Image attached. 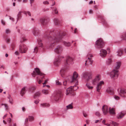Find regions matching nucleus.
Returning <instances> with one entry per match:
<instances>
[{
  "label": "nucleus",
  "instance_id": "a18cd8bd",
  "mask_svg": "<svg viewBox=\"0 0 126 126\" xmlns=\"http://www.w3.org/2000/svg\"><path fill=\"white\" fill-rule=\"evenodd\" d=\"M26 38H25V37L24 36H23L22 37V38L21 39L20 42H23L26 41Z\"/></svg>",
  "mask_w": 126,
  "mask_h": 126
},
{
  "label": "nucleus",
  "instance_id": "4be33fe9",
  "mask_svg": "<svg viewBox=\"0 0 126 126\" xmlns=\"http://www.w3.org/2000/svg\"><path fill=\"white\" fill-rule=\"evenodd\" d=\"M66 95H68L69 94H72V93L73 92V89H72V86H71L68 88L66 89Z\"/></svg>",
  "mask_w": 126,
  "mask_h": 126
},
{
  "label": "nucleus",
  "instance_id": "69168bd1",
  "mask_svg": "<svg viewBox=\"0 0 126 126\" xmlns=\"http://www.w3.org/2000/svg\"><path fill=\"white\" fill-rule=\"evenodd\" d=\"M39 102V101L38 100H37L36 101H35L34 102V103L36 104H37Z\"/></svg>",
  "mask_w": 126,
  "mask_h": 126
},
{
  "label": "nucleus",
  "instance_id": "13d9d810",
  "mask_svg": "<svg viewBox=\"0 0 126 126\" xmlns=\"http://www.w3.org/2000/svg\"><path fill=\"white\" fill-rule=\"evenodd\" d=\"M1 22L2 24L3 25H5V22L3 20H1Z\"/></svg>",
  "mask_w": 126,
  "mask_h": 126
},
{
  "label": "nucleus",
  "instance_id": "a878e982",
  "mask_svg": "<svg viewBox=\"0 0 126 126\" xmlns=\"http://www.w3.org/2000/svg\"><path fill=\"white\" fill-rule=\"evenodd\" d=\"M121 65V63L120 62H117L116 65L115 67V69L116 70H118L119 69Z\"/></svg>",
  "mask_w": 126,
  "mask_h": 126
},
{
  "label": "nucleus",
  "instance_id": "58836bf2",
  "mask_svg": "<svg viewBox=\"0 0 126 126\" xmlns=\"http://www.w3.org/2000/svg\"><path fill=\"white\" fill-rule=\"evenodd\" d=\"M1 105L4 106L6 110H7L8 109V106L7 104H2Z\"/></svg>",
  "mask_w": 126,
  "mask_h": 126
},
{
  "label": "nucleus",
  "instance_id": "2eb2a0df",
  "mask_svg": "<svg viewBox=\"0 0 126 126\" xmlns=\"http://www.w3.org/2000/svg\"><path fill=\"white\" fill-rule=\"evenodd\" d=\"M107 54V51L105 50L101 49L100 50L99 55L102 58H104L105 57Z\"/></svg>",
  "mask_w": 126,
  "mask_h": 126
},
{
  "label": "nucleus",
  "instance_id": "0eeeda50",
  "mask_svg": "<svg viewBox=\"0 0 126 126\" xmlns=\"http://www.w3.org/2000/svg\"><path fill=\"white\" fill-rule=\"evenodd\" d=\"M28 49V48L26 45L21 44L19 47V51L21 53H26Z\"/></svg>",
  "mask_w": 126,
  "mask_h": 126
},
{
  "label": "nucleus",
  "instance_id": "dca6fc26",
  "mask_svg": "<svg viewBox=\"0 0 126 126\" xmlns=\"http://www.w3.org/2000/svg\"><path fill=\"white\" fill-rule=\"evenodd\" d=\"M104 82L103 81H101L99 83L97 84V86L96 87L97 91V92H99L101 88L102 85L104 84Z\"/></svg>",
  "mask_w": 126,
  "mask_h": 126
},
{
  "label": "nucleus",
  "instance_id": "e433bc0d",
  "mask_svg": "<svg viewBox=\"0 0 126 126\" xmlns=\"http://www.w3.org/2000/svg\"><path fill=\"white\" fill-rule=\"evenodd\" d=\"M42 92L44 94H47L48 93V91L47 90H43Z\"/></svg>",
  "mask_w": 126,
  "mask_h": 126
},
{
  "label": "nucleus",
  "instance_id": "c756f323",
  "mask_svg": "<svg viewBox=\"0 0 126 126\" xmlns=\"http://www.w3.org/2000/svg\"><path fill=\"white\" fill-rule=\"evenodd\" d=\"M117 56H121L123 54V51L122 50H119L117 52Z\"/></svg>",
  "mask_w": 126,
  "mask_h": 126
},
{
  "label": "nucleus",
  "instance_id": "aec40b11",
  "mask_svg": "<svg viewBox=\"0 0 126 126\" xmlns=\"http://www.w3.org/2000/svg\"><path fill=\"white\" fill-rule=\"evenodd\" d=\"M33 34L35 36L37 35L39 33V30L37 28H34L32 31Z\"/></svg>",
  "mask_w": 126,
  "mask_h": 126
},
{
  "label": "nucleus",
  "instance_id": "4468645a",
  "mask_svg": "<svg viewBox=\"0 0 126 126\" xmlns=\"http://www.w3.org/2000/svg\"><path fill=\"white\" fill-rule=\"evenodd\" d=\"M63 50V48L61 46H58L54 49L55 52L58 54L61 53Z\"/></svg>",
  "mask_w": 126,
  "mask_h": 126
},
{
  "label": "nucleus",
  "instance_id": "3c124183",
  "mask_svg": "<svg viewBox=\"0 0 126 126\" xmlns=\"http://www.w3.org/2000/svg\"><path fill=\"white\" fill-rule=\"evenodd\" d=\"M112 123L113 126H117L118 125V124L117 123L112 122Z\"/></svg>",
  "mask_w": 126,
  "mask_h": 126
},
{
  "label": "nucleus",
  "instance_id": "6e6d98bb",
  "mask_svg": "<svg viewBox=\"0 0 126 126\" xmlns=\"http://www.w3.org/2000/svg\"><path fill=\"white\" fill-rule=\"evenodd\" d=\"M10 31L9 29H7L6 30V33L7 34L10 33Z\"/></svg>",
  "mask_w": 126,
  "mask_h": 126
},
{
  "label": "nucleus",
  "instance_id": "a211bd4d",
  "mask_svg": "<svg viewBox=\"0 0 126 126\" xmlns=\"http://www.w3.org/2000/svg\"><path fill=\"white\" fill-rule=\"evenodd\" d=\"M40 22L42 25H45L47 23L46 18H42L40 19Z\"/></svg>",
  "mask_w": 126,
  "mask_h": 126
},
{
  "label": "nucleus",
  "instance_id": "49530a36",
  "mask_svg": "<svg viewBox=\"0 0 126 126\" xmlns=\"http://www.w3.org/2000/svg\"><path fill=\"white\" fill-rule=\"evenodd\" d=\"M40 93L39 92H37L35 93L34 95V97H37L40 95Z\"/></svg>",
  "mask_w": 126,
  "mask_h": 126
},
{
  "label": "nucleus",
  "instance_id": "6e6552de",
  "mask_svg": "<svg viewBox=\"0 0 126 126\" xmlns=\"http://www.w3.org/2000/svg\"><path fill=\"white\" fill-rule=\"evenodd\" d=\"M78 76V74L76 71L74 72L73 74L72 79L71 81V83L75 82L76 85L78 84L77 78Z\"/></svg>",
  "mask_w": 126,
  "mask_h": 126
},
{
  "label": "nucleus",
  "instance_id": "9d476101",
  "mask_svg": "<svg viewBox=\"0 0 126 126\" xmlns=\"http://www.w3.org/2000/svg\"><path fill=\"white\" fill-rule=\"evenodd\" d=\"M73 60V59L72 57L68 56L66 57L65 60L64 61V64L66 66L68 65L72 64V62Z\"/></svg>",
  "mask_w": 126,
  "mask_h": 126
},
{
  "label": "nucleus",
  "instance_id": "c9c22d12",
  "mask_svg": "<svg viewBox=\"0 0 126 126\" xmlns=\"http://www.w3.org/2000/svg\"><path fill=\"white\" fill-rule=\"evenodd\" d=\"M29 120L30 121H32L34 120L33 117L32 116H29Z\"/></svg>",
  "mask_w": 126,
  "mask_h": 126
},
{
  "label": "nucleus",
  "instance_id": "c03bdc74",
  "mask_svg": "<svg viewBox=\"0 0 126 126\" xmlns=\"http://www.w3.org/2000/svg\"><path fill=\"white\" fill-rule=\"evenodd\" d=\"M122 38L126 40V33H124L122 36Z\"/></svg>",
  "mask_w": 126,
  "mask_h": 126
},
{
  "label": "nucleus",
  "instance_id": "7c9ffc66",
  "mask_svg": "<svg viewBox=\"0 0 126 126\" xmlns=\"http://www.w3.org/2000/svg\"><path fill=\"white\" fill-rule=\"evenodd\" d=\"M63 85L65 89L68 86V83H67V81L66 80H65L63 82Z\"/></svg>",
  "mask_w": 126,
  "mask_h": 126
},
{
  "label": "nucleus",
  "instance_id": "e2e57ef3",
  "mask_svg": "<svg viewBox=\"0 0 126 126\" xmlns=\"http://www.w3.org/2000/svg\"><path fill=\"white\" fill-rule=\"evenodd\" d=\"M28 121V118H26L25 120V123L26 124H27Z\"/></svg>",
  "mask_w": 126,
  "mask_h": 126
},
{
  "label": "nucleus",
  "instance_id": "4c0bfd02",
  "mask_svg": "<svg viewBox=\"0 0 126 126\" xmlns=\"http://www.w3.org/2000/svg\"><path fill=\"white\" fill-rule=\"evenodd\" d=\"M76 85V84L74 86H73V87L72 86V89H73V91H76V90L78 88V86H77L76 85Z\"/></svg>",
  "mask_w": 126,
  "mask_h": 126
},
{
  "label": "nucleus",
  "instance_id": "423d86ee",
  "mask_svg": "<svg viewBox=\"0 0 126 126\" xmlns=\"http://www.w3.org/2000/svg\"><path fill=\"white\" fill-rule=\"evenodd\" d=\"M95 45L96 47L99 49L103 47L104 43L103 40L101 38L99 39L96 42Z\"/></svg>",
  "mask_w": 126,
  "mask_h": 126
},
{
  "label": "nucleus",
  "instance_id": "393cba45",
  "mask_svg": "<svg viewBox=\"0 0 126 126\" xmlns=\"http://www.w3.org/2000/svg\"><path fill=\"white\" fill-rule=\"evenodd\" d=\"M67 68L66 67L60 70L61 74L62 77H63V75H64L65 72L67 70Z\"/></svg>",
  "mask_w": 126,
  "mask_h": 126
},
{
  "label": "nucleus",
  "instance_id": "39448f33",
  "mask_svg": "<svg viewBox=\"0 0 126 126\" xmlns=\"http://www.w3.org/2000/svg\"><path fill=\"white\" fill-rule=\"evenodd\" d=\"M52 31V32L53 34H55V36L58 39H59L61 38L60 41H61V39L62 38V35L64 36L66 34V33L65 32H63L61 34L60 31Z\"/></svg>",
  "mask_w": 126,
  "mask_h": 126
},
{
  "label": "nucleus",
  "instance_id": "4d7b16f0",
  "mask_svg": "<svg viewBox=\"0 0 126 126\" xmlns=\"http://www.w3.org/2000/svg\"><path fill=\"white\" fill-rule=\"evenodd\" d=\"M47 82V80H46L45 81V82L43 83V87H44L45 86H46L45 85V84H46Z\"/></svg>",
  "mask_w": 126,
  "mask_h": 126
},
{
  "label": "nucleus",
  "instance_id": "72a5a7b5",
  "mask_svg": "<svg viewBox=\"0 0 126 126\" xmlns=\"http://www.w3.org/2000/svg\"><path fill=\"white\" fill-rule=\"evenodd\" d=\"M24 14H25L26 15L28 14L29 16H31V14L29 11H24L22 12Z\"/></svg>",
  "mask_w": 126,
  "mask_h": 126
},
{
  "label": "nucleus",
  "instance_id": "a19ab883",
  "mask_svg": "<svg viewBox=\"0 0 126 126\" xmlns=\"http://www.w3.org/2000/svg\"><path fill=\"white\" fill-rule=\"evenodd\" d=\"M38 43L39 46L42 47V46L43 44L42 42V40L41 39H39L38 40Z\"/></svg>",
  "mask_w": 126,
  "mask_h": 126
},
{
  "label": "nucleus",
  "instance_id": "680f3d73",
  "mask_svg": "<svg viewBox=\"0 0 126 126\" xmlns=\"http://www.w3.org/2000/svg\"><path fill=\"white\" fill-rule=\"evenodd\" d=\"M54 11L56 14H57L58 12V11H57V9L56 8H55L54 10Z\"/></svg>",
  "mask_w": 126,
  "mask_h": 126
},
{
  "label": "nucleus",
  "instance_id": "bf43d9fd",
  "mask_svg": "<svg viewBox=\"0 0 126 126\" xmlns=\"http://www.w3.org/2000/svg\"><path fill=\"white\" fill-rule=\"evenodd\" d=\"M11 121V118H9L7 119V122L9 123H10Z\"/></svg>",
  "mask_w": 126,
  "mask_h": 126
},
{
  "label": "nucleus",
  "instance_id": "f257e3e1",
  "mask_svg": "<svg viewBox=\"0 0 126 126\" xmlns=\"http://www.w3.org/2000/svg\"><path fill=\"white\" fill-rule=\"evenodd\" d=\"M55 34H53L52 31L50 30L46 31L44 34V37L45 38H47L52 42L49 45V48L51 49L53 48L55 45V43L60 42L61 38L58 39L55 36Z\"/></svg>",
  "mask_w": 126,
  "mask_h": 126
},
{
  "label": "nucleus",
  "instance_id": "f704fd0d",
  "mask_svg": "<svg viewBox=\"0 0 126 126\" xmlns=\"http://www.w3.org/2000/svg\"><path fill=\"white\" fill-rule=\"evenodd\" d=\"M120 93L123 94L126 93V90L124 89H121L120 91Z\"/></svg>",
  "mask_w": 126,
  "mask_h": 126
},
{
  "label": "nucleus",
  "instance_id": "0e129e2a",
  "mask_svg": "<svg viewBox=\"0 0 126 126\" xmlns=\"http://www.w3.org/2000/svg\"><path fill=\"white\" fill-rule=\"evenodd\" d=\"M94 8L95 9H98V6L97 5H95L94 6Z\"/></svg>",
  "mask_w": 126,
  "mask_h": 126
},
{
  "label": "nucleus",
  "instance_id": "7ed1b4c3",
  "mask_svg": "<svg viewBox=\"0 0 126 126\" xmlns=\"http://www.w3.org/2000/svg\"><path fill=\"white\" fill-rule=\"evenodd\" d=\"M83 76L87 82L86 84V86L89 89H92L93 88V87L90 86L88 82L92 78V72H84L83 74Z\"/></svg>",
  "mask_w": 126,
  "mask_h": 126
},
{
  "label": "nucleus",
  "instance_id": "f3484780",
  "mask_svg": "<svg viewBox=\"0 0 126 126\" xmlns=\"http://www.w3.org/2000/svg\"><path fill=\"white\" fill-rule=\"evenodd\" d=\"M126 114V111H122L118 114L117 117L119 119H121Z\"/></svg>",
  "mask_w": 126,
  "mask_h": 126
},
{
  "label": "nucleus",
  "instance_id": "ea45409f",
  "mask_svg": "<svg viewBox=\"0 0 126 126\" xmlns=\"http://www.w3.org/2000/svg\"><path fill=\"white\" fill-rule=\"evenodd\" d=\"M38 50V48L37 47H35L34 48L33 52L34 53H36L37 52Z\"/></svg>",
  "mask_w": 126,
  "mask_h": 126
},
{
  "label": "nucleus",
  "instance_id": "774afa93",
  "mask_svg": "<svg viewBox=\"0 0 126 126\" xmlns=\"http://www.w3.org/2000/svg\"><path fill=\"white\" fill-rule=\"evenodd\" d=\"M89 13L90 14H92L93 13V11L92 10H90L89 11Z\"/></svg>",
  "mask_w": 126,
  "mask_h": 126
},
{
  "label": "nucleus",
  "instance_id": "338daca9",
  "mask_svg": "<svg viewBox=\"0 0 126 126\" xmlns=\"http://www.w3.org/2000/svg\"><path fill=\"white\" fill-rule=\"evenodd\" d=\"M43 3L44 4H48V2L47 1H46L43 2Z\"/></svg>",
  "mask_w": 126,
  "mask_h": 126
},
{
  "label": "nucleus",
  "instance_id": "37998d69",
  "mask_svg": "<svg viewBox=\"0 0 126 126\" xmlns=\"http://www.w3.org/2000/svg\"><path fill=\"white\" fill-rule=\"evenodd\" d=\"M22 12L21 11H20L19 12L17 15V19H20L21 17V13Z\"/></svg>",
  "mask_w": 126,
  "mask_h": 126
},
{
  "label": "nucleus",
  "instance_id": "ddd939ff",
  "mask_svg": "<svg viewBox=\"0 0 126 126\" xmlns=\"http://www.w3.org/2000/svg\"><path fill=\"white\" fill-rule=\"evenodd\" d=\"M63 96V94L61 91H59L57 93L54 97V99L56 101L59 100Z\"/></svg>",
  "mask_w": 126,
  "mask_h": 126
},
{
  "label": "nucleus",
  "instance_id": "20e7f679",
  "mask_svg": "<svg viewBox=\"0 0 126 126\" xmlns=\"http://www.w3.org/2000/svg\"><path fill=\"white\" fill-rule=\"evenodd\" d=\"M119 71L118 70L114 69L110 73V76L111 78L113 79H117L119 76Z\"/></svg>",
  "mask_w": 126,
  "mask_h": 126
},
{
  "label": "nucleus",
  "instance_id": "412c9836",
  "mask_svg": "<svg viewBox=\"0 0 126 126\" xmlns=\"http://www.w3.org/2000/svg\"><path fill=\"white\" fill-rule=\"evenodd\" d=\"M107 92L108 93L110 94H112L114 93L113 89L111 87H109L107 88Z\"/></svg>",
  "mask_w": 126,
  "mask_h": 126
},
{
  "label": "nucleus",
  "instance_id": "bb28decb",
  "mask_svg": "<svg viewBox=\"0 0 126 126\" xmlns=\"http://www.w3.org/2000/svg\"><path fill=\"white\" fill-rule=\"evenodd\" d=\"M40 106L42 107L45 108L49 107L50 105L49 104L47 103H44L41 104Z\"/></svg>",
  "mask_w": 126,
  "mask_h": 126
},
{
  "label": "nucleus",
  "instance_id": "6ab92c4d",
  "mask_svg": "<svg viewBox=\"0 0 126 126\" xmlns=\"http://www.w3.org/2000/svg\"><path fill=\"white\" fill-rule=\"evenodd\" d=\"M103 113L104 115H106L108 111V107L107 106H104L102 108Z\"/></svg>",
  "mask_w": 126,
  "mask_h": 126
},
{
  "label": "nucleus",
  "instance_id": "c85d7f7f",
  "mask_svg": "<svg viewBox=\"0 0 126 126\" xmlns=\"http://www.w3.org/2000/svg\"><path fill=\"white\" fill-rule=\"evenodd\" d=\"M35 89L36 88L35 86H31L29 88V91L31 92H33Z\"/></svg>",
  "mask_w": 126,
  "mask_h": 126
},
{
  "label": "nucleus",
  "instance_id": "cd10ccee",
  "mask_svg": "<svg viewBox=\"0 0 126 126\" xmlns=\"http://www.w3.org/2000/svg\"><path fill=\"white\" fill-rule=\"evenodd\" d=\"M63 43L65 46L66 47H69L71 45V43L69 42L63 41Z\"/></svg>",
  "mask_w": 126,
  "mask_h": 126
},
{
  "label": "nucleus",
  "instance_id": "473e14b6",
  "mask_svg": "<svg viewBox=\"0 0 126 126\" xmlns=\"http://www.w3.org/2000/svg\"><path fill=\"white\" fill-rule=\"evenodd\" d=\"M54 22L55 24L56 25H58L60 23V21L57 18H55L54 19Z\"/></svg>",
  "mask_w": 126,
  "mask_h": 126
},
{
  "label": "nucleus",
  "instance_id": "864d4df0",
  "mask_svg": "<svg viewBox=\"0 0 126 126\" xmlns=\"http://www.w3.org/2000/svg\"><path fill=\"white\" fill-rule=\"evenodd\" d=\"M9 126H16V124L15 123H13V124H10Z\"/></svg>",
  "mask_w": 126,
  "mask_h": 126
},
{
  "label": "nucleus",
  "instance_id": "9b49d317",
  "mask_svg": "<svg viewBox=\"0 0 126 126\" xmlns=\"http://www.w3.org/2000/svg\"><path fill=\"white\" fill-rule=\"evenodd\" d=\"M93 56L90 53H89L87 56L88 59L86 61L85 65H86L87 64H92L93 63V61L92 60L91 58L93 57Z\"/></svg>",
  "mask_w": 126,
  "mask_h": 126
},
{
  "label": "nucleus",
  "instance_id": "5701e85b",
  "mask_svg": "<svg viewBox=\"0 0 126 126\" xmlns=\"http://www.w3.org/2000/svg\"><path fill=\"white\" fill-rule=\"evenodd\" d=\"M27 88L26 87H24L22 88L20 91V94L23 96L25 94L26 92V89Z\"/></svg>",
  "mask_w": 126,
  "mask_h": 126
},
{
  "label": "nucleus",
  "instance_id": "09e8293b",
  "mask_svg": "<svg viewBox=\"0 0 126 126\" xmlns=\"http://www.w3.org/2000/svg\"><path fill=\"white\" fill-rule=\"evenodd\" d=\"M114 98L116 100H118L120 99V97L116 95H115L114 96Z\"/></svg>",
  "mask_w": 126,
  "mask_h": 126
},
{
  "label": "nucleus",
  "instance_id": "603ef678",
  "mask_svg": "<svg viewBox=\"0 0 126 126\" xmlns=\"http://www.w3.org/2000/svg\"><path fill=\"white\" fill-rule=\"evenodd\" d=\"M6 42L7 43H9L10 41V39L8 38H6Z\"/></svg>",
  "mask_w": 126,
  "mask_h": 126
},
{
  "label": "nucleus",
  "instance_id": "2f4dec72",
  "mask_svg": "<svg viewBox=\"0 0 126 126\" xmlns=\"http://www.w3.org/2000/svg\"><path fill=\"white\" fill-rule=\"evenodd\" d=\"M73 108V107L72 106V104L71 103L66 106V110H68V109H72Z\"/></svg>",
  "mask_w": 126,
  "mask_h": 126
},
{
  "label": "nucleus",
  "instance_id": "1a4fd4ad",
  "mask_svg": "<svg viewBox=\"0 0 126 126\" xmlns=\"http://www.w3.org/2000/svg\"><path fill=\"white\" fill-rule=\"evenodd\" d=\"M101 79V76L99 74H97L91 81L93 85H96Z\"/></svg>",
  "mask_w": 126,
  "mask_h": 126
},
{
  "label": "nucleus",
  "instance_id": "f03ea898",
  "mask_svg": "<svg viewBox=\"0 0 126 126\" xmlns=\"http://www.w3.org/2000/svg\"><path fill=\"white\" fill-rule=\"evenodd\" d=\"M32 76L33 77H35L36 76H38L37 77V80L39 84H40L42 82V80L40 78L42 79L44 78V74L41 72L38 68H35L34 71L32 73Z\"/></svg>",
  "mask_w": 126,
  "mask_h": 126
},
{
  "label": "nucleus",
  "instance_id": "de8ad7c7",
  "mask_svg": "<svg viewBox=\"0 0 126 126\" xmlns=\"http://www.w3.org/2000/svg\"><path fill=\"white\" fill-rule=\"evenodd\" d=\"M56 84L57 85H61V82H59V80H57L56 81Z\"/></svg>",
  "mask_w": 126,
  "mask_h": 126
},
{
  "label": "nucleus",
  "instance_id": "79ce46f5",
  "mask_svg": "<svg viewBox=\"0 0 126 126\" xmlns=\"http://www.w3.org/2000/svg\"><path fill=\"white\" fill-rule=\"evenodd\" d=\"M111 62L112 60L111 59H108V60L106 62V64L108 65H110L111 63Z\"/></svg>",
  "mask_w": 126,
  "mask_h": 126
},
{
  "label": "nucleus",
  "instance_id": "b1692460",
  "mask_svg": "<svg viewBox=\"0 0 126 126\" xmlns=\"http://www.w3.org/2000/svg\"><path fill=\"white\" fill-rule=\"evenodd\" d=\"M115 110L114 109L110 108H109V112L110 114L113 115H115Z\"/></svg>",
  "mask_w": 126,
  "mask_h": 126
},
{
  "label": "nucleus",
  "instance_id": "f8f14e48",
  "mask_svg": "<svg viewBox=\"0 0 126 126\" xmlns=\"http://www.w3.org/2000/svg\"><path fill=\"white\" fill-rule=\"evenodd\" d=\"M61 57H56L54 62V65L56 66H58L61 63Z\"/></svg>",
  "mask_w": 126,
  "mask_h": 126
},
{
  "label": "nucleus",
  "instance_id": "8fccbe9b",
  "mask_svg": "<svg viewBox=\"0 0 126 126\" xmlns=\"http://www.w3.org/2000/svg\"><path fill=\"white\" fill-rule=\"evenodd\" d=\"M15 47V44L14 43H13L12 44L11 47L12 49L13 50L14 49Z\"/></svg>",
  "mask_w": 126,
  "mask_h": 126
},
{
  "label": "nucleus",
  "instance_id": "5fc2aeb1",
  "mask_svg": "<svg viewBox=\"0 0 126 126\" xmlns=\"http://www.w3.org/2000/svg\"><path fill=\"white\" fill-rule=\"evenodd\" d=\"M95 114L96 115L98 116H99L100 115L99 112L98 111L96 112L95 113Z\"/></svg>",
  "mask_w": 126,
  "mask_h": 126
},
{
  "label": "nucleus",
  "instance_id": "052dcab7",
  "mask_svg": "<svg viewBox=\"0 0 126 126\" xmlns=\"http://www.w3.org/2000/svg\"><path fill=\"white\" fill-rule=\"evenodd\" d=\"M15 53V55H19V52L17 51H16Z\"/></svg>",
  "mask_w": 126,
  "mask_h": 126
}]
</instances>
